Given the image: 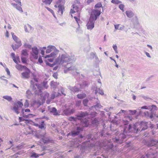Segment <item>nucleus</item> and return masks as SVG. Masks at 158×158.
I'll return each mask as SVG.
<instances>
[{
    "label": "nucleus",
    "instance_id": "1",
    "mask_svg": "<svg viewBox=\"0 0 158 158\" xmlns=\"http://www.w3.org/2000/svg\"><path fill=\"white\" fill-rule=\"evenodd\" d=\"M101 13V11L97 9L92 10L89 20L86 25L88 29L91 30L94 28L95 21Z\"/></svg>",
    "mask_w": 158,
    "mask_h": 158
},
{
    "label": "nucleus",
    "instance_id": "2",
    "mask_svg": "<svg viewBox=\"0 0 158 158\" xmlns=\"http://www.w3.org/2000/svg\"><path fill=\"white\" fill-rule=\"evenodd\" d=\"M76 60V58L74 55L70 56L66 53H64L60 55L56 59L54 63L55 64H62L64 63L68 62L71 60L75 61Z\"/></svg>",
    "mask_w": 158,
    "mask_h": 158
},
{
    "label": "nucleus",
    "instance_id": "3",
    "mask_svg": "<svg viewBox=\"0 0 158 158\" xmlns=\"http://www.w3.org/2000/svg\"><path fill=\"white\" fill-rule=\"evenodd\" d=\"M33 89L35 91V94H40L42 98V103L44 102L45 99L48 98L49 96V94L47 92H44L42 94H40L41 92V89L39 88V85L37 84H35L33 86Z\"/></svg>",
    "mask_w": 158,
    "mask_h": 158
},
{
    "label": "nucleus",
    "instance_id": "4",
    "mask_svg": "<svg viewBox=\"0 0 158 158\" xmlns=\"http://www.w3.org/2000/svg\"><path fill=\"white\" fill-rule=\"evenodd\" d=\"M148 122L142 121L140 123H136L134 125V128L135 130V133L139 131H141L147 129L148 128Z\"/></svg>",
    "mask_w": 158,
    "mask_h": 158
},
{
    "label": "nucleus",
    "instance_id": "5",
    "mask_svg": "<svg viewBox=\"0 0 158 158\" xmlns=\"http://www.w3.org/2000/svg\"><path fill=\"white\" fill-rule=\"evenodd\" d=\"M123 132L126 135L129 133H135V130L134 127V125L130 124L129 125L124 126L123 127Z\"/></svg>",
    "mask_w": 158,
    "mask_h": 158
},
{
    "label": "nucleus",
    "instance_id": "6",
    "mask_svg": "<svg viewBox=\"0 0 158 158\" xmlns=\"http://www.w3.org/2000/svg\"><path fill=\"white\" fill-rule=\"evenodd\" d=\"M126 135L123 133L120 134L118 136L112 138L113 141L117 143H121L126 138Z\"/></svg>",
    "mask_w": 158,
    "mask_h": 158
},
{
    "label": "nucleus",
    "instance_id": "7",
    "mask_svg": "<svg viewBox=\"0 0 158 158\" xmlns=\"http://www.w3.org/2000/svg\"><path fill=\"white\" fill-rule=\"evenodd\" d=\"M158 145V141L157 140H152L150 141L148 144V146L149 147L152 146L153 147L150 148L148 151L152 152V151L155 149L156 148V146Z\"/></svg>",
    "mask_w": 158,
    "mask_h": 158
},
{
    "label": "nucleus",
    "instance_id": "8",
    "mask_svg": "<svg viewBox=\"0 0 158 158\" xmlns=\"http://www.w3.org/2000/svg\"><path fill=\"white\" fill-rule=\"evenodd\" d=\"M23 106V104L22 102L18 101L16 104H15L13 107V110L15 113L18 114L19 113V108L22 107Z\"/></svg>",
    "mask_w": 158,
    "mask_h": 158
},
{
    "label": "nucleus",
    "instance_id": "9",
    "mask_svg": "<svg viewBox=\"0 0 158 158\" xmlns=\"http://www.w3.org/2000/svg\"><path fill=\"white\" fill-rule=\"evenodd\" d=\"M75 4L76 3H75ZM80 11L81 9L79 8L78 6L77 5H76V4H73V9H71L70 13L71 14H73L77 12L78 13V15H79L80 14Z\"/></svg>",
    "mask_w": 158,
    "mask_h": 158
},
{
    "label": "nucleus",
    "instance_id": "10",
    "mask_svg": "<svg viewBox=\"0 0 158 158\" xmlns=\"http://www.w3.org/2000/svg\"><path fill=\"white\" fill-rule=\"evenodd\" d=\"M56 54L55 52H52L50 54H48L46 56L45 58H48L47 60L48 61L52 62L53 61L54 58L56 57Z\"/></svg>",
    "mask_w": 158,
    "mask_h": 158
},
{
    "label": "nucleus",
    "instance_id": "11",
    "mask_svg": "<svg viewBox=\"0 0 158 158\" xmlns=\"http://www.w3.org/2000/svg\"><path fill=\"white\" fill-rule=\"evenodd\" d=\"M89 115V113L86 111L84 112L82 111L79 112L77 115V119L79 120H81L82 118L85 117L86 116L88 115Z\"/></svg>",
    "mask_w": 158,
    "mask_h": 158
},
{
    "label": "nucleus",
    "instance_id": "12",
    "mask_svg": "<svg viewBox=\"0 0 158 158\" xmlns=\"http://www.w3.org/2000/svg\"><path fill=\"white\" fill-rule=\"evenodd\" d=\"M26 71L21 73L22 78H28L30 77V75L31 73L30 71L27 68L25 69Z\"/></svg>",
    "mask_w": 158,
    "mask_h": 158
},
{
    "label": "nucleus",
    "instance_id": "13",
    "mask_svg": "<svg viewBox=\"0 0 158 158\" xmlns=\"http://www.w3.org/2000/svg\"><path fill=\"white\" fill-rule=\"evenodd\" d=\"M144 115L147 118L149 117L151 118H153L154 117L156 116V114L154 112L150 111L149 112L148 111H145L144 112ZM158 117L157 116H156Z\"/></svg>",
    "mask_w": 158,
    "mask_h": 158
},
{
    "label": "nucleus",
    "instance_id": "14",
    "mask_svg": "<svg viewBox=\"0 0 158 158\" xmlns=\"http://www.w3.org/2000/svg\"><path fill=\"white\" fill-rule=\"evenodd\" d=\"M32 54L35 59H37L38 57V50L36 47H34L32 48Z\"/></svg>",
    "mask_w": 158,
    "mask_h": 158
},
{
    "label": "nucleus",
    "instance_id": "15",
    "mask_svg": "<svg viewBox=\"0 0 158 158\" xmlns=\"http://www.w3.org/2000/svg\"><path fill=\"white\" fill-rule=\"evenodd\" d=\"M83 130V128L80 127H77L76 131H71V135L73 136L77 135L80 131Z\"/></svg>",
    "mask_w": 158,
    "mask_h": 158
},
{
    "label": "nucleus",
    "instance_id": "16",
    "mask_svg": "<svg viewBox=\"0 0 158 158\" xmlns=\"http://www.w3.org/2000/svg\"><path fill=\"white\" fill-rule=\"evenodd\" d=\"M155 153L151 152L148 151V153L144 156H142L141 158H156V156H155Z\"/></svg>",
    "mask_w": 158,
    "mask_h": 158
},
{
    "label": "nucleus",
    "instance_id": "17",
    "mask_svg": "<svg viewBox=\"0 0 158 158\" xmlns=\"http://www.w3.org/2000/svg\"><path fill=\"white\" fill-rule=\"evenodd\" d=\"M58 7V13L59 15L61 16L62 15L64 11V8L63 5L61 4L59 5Z\"/></svg>",
    "mask_w": 158,
    "mask_h": 158
},
{
    "label": "nucleus",
    "instance_id": "18",
    "mask_svg": "<svg viewBox=\"0 0 158 158\" xmlns=\"http://www.w3.org/2000/svg\"><path fill=\"white\" fill-rule=\"evenodd\" d=\"M52 114L55 116H59L60 115V111L57 110L55 107H52L50 111Z\"/></svg>",
    "mask_w": 158,
    "mask_h": 158
},
{
    "label": "nucleus",
    "instance_id": "19",
    "mask_svg": "<svg viewBox=\"0 0 158 158\" xmlns=\"http://www.w3.org/2000/svg\"><path fill=\"white\" fill-rule=\"evenodd\" d=\"M68 67H66V68H67L66 70L64 69V73H67V72L68 71H70V70H73V71H75L76 72V73L77 74H79L80 73L78 72H77V69L76 67L75 66H68Z\"/></svg>",
    "mask_w": 158,
    "mask_h": 158
},
{
    "label": "nucleus",
    "instance_id": "20",
    "mask_svg": "<svg viewBox=\"0 0 158 158\" xmlns=\"http://www.w3.org/2000/svg\"><path fill=\"white\" fill-rule=\"evenodd\" d=\"M11 34L13 39L16 43L22 44L21 40L17 37L14 35V33L13 32H11Z\"/></svg>",
    "mask_w": 158,
    "mask_h": 158
},
{
    "label": "nucleus",
    "instance_id": "21",
    "mask_svg": "<svg viewBox=\"0 0 158 158\" xmlns=\"http://www.w3.org/2000/svg\"><path fill=\"white\" fill-rule=\"evenodd\" d=\"M20 3L19 5H18L17 4L15 3H12L11 4V5L16 9L18 10L19 11L21 12H23L22 9L21 7V2H19Z\"/></svg>",
    "mask_w": 158,
    "mask_h": 158
},
{
    "label": "nucleus",
    "instance_id": "22",
    "mask_svg": "<svg viewBox=\"0 0 158 158\" xmlns=\"http://www.w3.org/2000/svg\"><path fill=\"white\" fill-rule=\"evenodd\" d=\"M56 49L54 46L52 45H49L47 47V49L46 50V53H49L53 50H54Z\"/></svg>",
    "mask_w": 158,
    "mask_h": 158
},
{
    "label": "nucleus",
    "instance_id": "23",
    "mask_svg": "<svg viewBox=\"0 0 158 158\" xmlns=\"http://www.w3.org/2000/svg\"><path fill=\"white\" fill-rule=\"evenodd\" d=\"M69 88L71 91L73 92H78L80 91V89H81L80 88V86H79V87H78L77 85V86H69Z\"/></svg>",
    "mask_w": 158,
    "mask_h": 158
},
{
    "label": "nucleus",
    "instance_id": "24",
    "mask_svg": "<svg viewBox=\"0 0 158 158\" xmlns=\"http://www.w3.org/2000/svg\"><path fill=\"white\" fill-rule=\"evenodd\" d=\"M128 18H131L133 17L134 15V13L131 10H127L125 12Z\"/></svg>",
    "mask_w": 158,
    "mask_h": 158
},
{
    "label": "nucleus",
    "instance_id": "25",
    "mask_svg": "<svg viewBox=\"0 0 158 158\" xmlns=\"http://www.w3.org/2000/svg\"><path fill=\"white\" fill-rule=\"evenodd\" d=\"M59 84L58 83L55 82L54 81H52L51 82V87L54 89H56L57 86Z\"/></svg>",
    "mask_w": 158,
    "mask_h": 158
},
{
    "label": "nucleus",
    "instance_id": "26",
    "mask_svg": "<svg viewBox=\"0 0 158 158\" xmlns=\"http://www.w3.org/2000/svg\"><path fill=\"white\" fill-rule=\"evenodd\" d=\"M95 100H96V104L94 106V107L95 109L97 108H100L102 107V106L100 104V102L98 100L97 98H95L94 99Z\"/></svg>",
    "mask_w": 158,
    "mask_h": 158
},
{
    "label": "nucleus",
    "instance_id": "27",
    "mask_svg": "<svg viewBox=\"0 0 158 158\" xmlns=\"http://www.w3.org/2000/svg\"><path fill=\"white\" fill-rule=\"evenodd\" d=\"M95 91L94 93L95 94H96L98 93L102 95H103L104 94L103 91L102 89H100L99 88H98L97 87H96Z\"/></svg>",
    "mask_w": 158,
    "mask_h": 158
},
{
    "label": "nucleus",
    "instance_id": "28",
    "mask_svg": "<svg viewBox=\"0 0 158 158\" xmlns=\"http://www.w3.org/2000/svg\"><path fill=\"white\" fill-rule=\"evenodd\" d=\"M15 67L17 69L19 70H22L23 69H26L27 67L24 66H22L20 64H17L16 65Z\"/></svg>",
    "mask_w": 158,
    "mask_h": 158
},
{
    "label": "nucleus",
    "instance_id": "29",
    "mask_svg": "<svg viewBox=\"0 0 158 158\" xmlns=\"http://www.w3.org/2000/svg\"><path fill=\"white\" fill-rule=\"evenodd\" d=\"M22 44H12L11 46L14 51L16 49L19 48L21 46Z\"/></svg>",
    "mask_w": 158,
    "mask_h": 158
},
{
    "label": "nucleus",
    "instance_id": "30",
    "mask_svg": "<svg viewBox=\"0 0 158 158\" xmlns=\"http://www.w3.org/2000/svg\"><path fill=\"white\" fill-rule=\"evenodd\" d=\"M88 86V84L87 83L86 81L84 82L82 85L80 84H78L77 85V86L78 87L80 86V88L81 89L83 88L85 86Z\"/></svg>",
    "mask_w": 158,
    "mask_h": 158
},
{
    "label": "nucleus",
    "instance_id": "31",
    "mask_svg": "<svg viewBox=\"0 0 158 158\" xmlns=\"http://www.w3.org/2000/svg\"><path fill=\"white\" fill-rule=\"evenodd\" d=\"M2 98H3L7 100L8 102H10L12 100V98L11 97L8 95L4 96H3Z\"/></svg>",
    "mask_w": 158,
    "mask_h": 158
},
{
    "label": "nucleus",
    "instance_id": "32",
    "mask_svg": "<svg viewBox=\"0 0 158 158\" xmlns=\"http://www.w3.org/2000/svg\"><path fill=\"white\" fill-rule=\"evenodd\" d=\"M132 22L133 23H135L136 24H138L139 23V21H138V17L137 16H135L134 18L132 19Z\"/></svg>",
    "mask_w": 158,
    "mask_h": 158
},
{
    "label": "nucleus",
    "instance_id": "33",
    "mask_svg": "<svg viewBox=\"0 0 158 158\" xmlns=\"http://www.w3.org/2000/svg\"><path fill=\"white\" fill-rule=\"evenodd\" d=\"M70 109H67L64 110L63 111V113L64 114L66 115H71L70 112Z\"/></svg>",
    "mask_w": 158,
    "mask_h": 158
},
{
    "label": "nucleus",
    "instance_id": "34",
    "mask_svg": "<svg viewBox=\"0 0 158 158\" xmlns=\"http://www.w3.org/2000/svg\"><path fill=\"white\" fill-rule=\"evenodd\" d=\"M86 95L85 94H78L77 95V97L80 99H83L85 97Z\"/></svg>",
    "mask_w": 158,
    "mask_h": 158
},
{
    "label": "nucleus",
    "instance_id": "35",
    "mask_svg": "<svg viewBox=\"0 0 158 158\" xmlns=\"http://www.w3.org/2000/svg\"><path fill=\"white\" fill-rule=\"evenodd\" d=\"M52 0H42V2L46 5H50Z\"/></svg>",
    "mask_w": 158,
    "mask_h": 158
},
{
    "label": "nucleus",
    "instance_id": "36",
    "mask_svg": "<svg viewBox=\"0 0 158 158\" xmlns=\"http://www.w3.org/2000/svg\"><path fill=\"white\" fill-rule=\"evenodd\" d=\"M11 56L12 57L13 61L15 63L17 64L18 63V62L16 60L15 54L14 53H12L11 54Z\"/></svg>",
    "mask_w": 158,
    "mask_h": 158
},
{
    "label": "nucleus",
    "instance_id": "37",
    "mask_svg": "<svg viewBox=\"0 0 158 158\" xmlns=\"http://www.w3.org/2000/svg\"><path fill=\"white\" fill-rule=\"evenodd\" d=\"M151 107L152 108L151 109V110H150L151 111H152V112H154L155 114V111L157 110V107L154 105H152Z\"/></svg>",
    "mask_w": 158,
    "mask_h": 158
},
{
    "label": "nucleus",
    "instance_id": "38",
    "mask_svg": "<svg viewBox=\"0 0 158 158\" xmlns=\"http://www.w3.org/2000/svg\"><path fill=\"white\" fill-rule=\"evenodd\" d=\"M31 91L29 90H28L26 93V96L28 98H30V97L31 96Z\"/></svg>",
    "mask_w": 158,
    "mask_h": 158
},
{
    "label": "nucleus",
    "instance_id": "39",
    "mask_svg": "<svg viewBox=\"0 0 158 158\" xmlns=\"http://www.w3.org/2000/svg\"><path fill=\"white\" fill-rule=\"evenodd\" d=\"M40 124H39V128L42 129L44 127V121H42L40 122Z\"/></svg>",
    "mask_w": 158,
    "mask_h": 158
},
{
    "label": "nucleus",
    "instance_id": "40",
    "mask_svg": "<svg viewBox=\"0 0 158 158\" xmlns=\"http://www.w3.org/2000/svg\"><path fill=\"white\" fill-rule=\"evenodd\" d=\"M89 114H90L91 115V117L92 118H94V117H95L97 114V113L95 111H93Z\"/></svg>",
    "mask_w": 158,
    "mask_h": 158
},
{
    "label": "nucleus",
    "instance_id": "41",
    "mask_svg": "<svg viewBox=\"0 0 158 158\" xmlns=\"http://www.w3.org/2000/svg\"><path fill=\"white\" fill-rule=\"evenodd\" d=\"M102 7V5L100 2H99L95 5L94 7L95 8H100Z\"/></svg>",
    "mask_w": 158,
    "mask_h": 158
},
{
    "label": "nucleus",
    "instance_id": "42",
    "mask_svg": "<svg viewBox=\"0 0 158 158\" xmlns=\"http://www.w3.org/2000/svg\"><path fill=\"white\" fill-rule=\"evenodd\" d=\"M22 54L24 56H27L28 55L26 50H23L22 51Z\"/></svg>",
    "mask_w": 158,
    "mask_h": 158
},
{
    "label": "nucleus",
    "instance_id": "43",
    "mask_svg": "<svg viewBox=\"0 0 158 158\" xmlns=\"http://www.w3.org/2000/svg\"><path fill=\"white\" fill-rule=\"evenodd\" d=\"M111 2L113 3L116 4L120 3L121 2V1L118 0H112Z\"/></svg>",
    "mask_w": 158,
    "mask_h": 158
},
{
    "label": "nucleus",
    "instance_id": "44",
    "mask_svg": "<svg viewBox=\"0 0 158 158\" xmlns=\"http://www.w3.org/2000/svg\"><path fill=\"white\" fill-rule=\"evenodd\" d=\"M41 141L45 143H47L48 142V140L46 138H43L41 139Z\"/></svg>",
    "mask_w": 158,
    "mask_h": 158
},
{
    "label": "nucleus",
    "instance_id": "45",
    "mask_svg": "<svg viewBox=\"0 0 158 158\" xmlns=\"http://www.w3.org/2000/svg\"><path fill=\"white\" fill-rule=\"evenodd\" d=\"M89 100L87 99H85L83 100V103L84 106H86L88 103V102Z\"/></svg>",
    "mask_w": 158,
    "mask_h": 158
},
{
    "label": "nucleus",
    "instance_id": "46",
    "mask_svg": "<svg viewBox=\"0 0 158 158\" xmlns=\"http://www.w3.org/2000/svg\"><path fill=\"white\" fill-rule=\"evenodd\" d=\"M81 100L77 101L76 103V106L77 107L80 106L81 104Z\"/></svg>",
    "mask_w": 158,
    "mask_h": 158
},
{
    "label": "nucleus",
    "instance_id": "47",
    "mask_svg": "<svg viewBox=\"0 0 158 158\" xmlns=\"http://www.w3.org/2000/svg\"><path fill=\"white\" fill-rule=\"evenodd\" d=\"M24 46L26 48H28L30 49L31 48V45L26 43H25L24 44Z\"/></svg>",
    "mask_w": 158,
    "mask_h": 158
},
{
    "label": "nucleus",
    "instance_id": "48",
    "mask_svg": "<svg viewBox=\"0 0 158 158\" xmlns=\"http://www.w3.org/2000/svg\"><path fill=\"white\" fill-rule=\"evenodd\" d=\"M96 54L95 52H91L90 53V56L92 58H94L95 56L96 55Z\"/></svg>",
    "mask_w": 158,
    "mask_h": 158
},
{
    "label": "nucleus",
    "instance_id": "49",
    "mask_svg": "<svg viewBox=\"0 0 158 158\" xmlns=\"http://www.w3.org/2000/svg\"><path fill=\"white\" fill-rule=\"evenodd\" d=\"M76 119H77V118L72 116H71L69 118V120L70 121H75Z\"/></svg>",
    "mask_w": 158,
    "mask_h": 158
},
{
    "label": "nucleus",
    "instance_id": "50",
    "mask_svg": "<svg viewBox=\"0 0 158 158\" xmlns=\"http://www.w3.org/2000/svg\"><path fill=\"white\" fill-rule=\"evenodd\" d=\"M28 101L27 100H26L25 102L24 103V106L25 107H27L29 106Z\"/></svg>",
    "mask_w": 158,
    "mask_h": 158
},
{
    "label": "nucleus",
    "instance_id": "51",
    "mask_svg": "<svg viewBox=\"0 0 158 158\" xmlns=\"http://www.w3.org/2000/svg\"><path fill=\"white\" fill-rule=\"evenodd\" d=\"M93 123H95L96 125H97L99 124L98 121L96 119V118H95L92 121Z\"/></svg>",
    "mask_w": 158,
    "mask_h": 158
},
{
    "label": "nucleus",
    "instance_id": "52",
    "mask_svg": "<svg viewBox=\"0 0 158 158\" xmlns=\"http://www.w3.org/2000/svg\"><path fill=\"white\" fill-rule=\"evenodd\" d=\"M126 112V111L125 110H120V112H119V113H118L117 114V115H119V116H120L121 115L122 113H124Z\"/></svg>",
    "mask_w": 158,
    "mask_h": 158
},
{
    "label": "nucleus",
    "instance_id": "53",
    "mask_svg": "<svg viewBox=\"0 0 158 158\" xmlns=\"http://www.w3.org/2000/svg\"><path fill=\"white\" fill-rule=\"evenodd\" d=\"M56 92H54L51 94V99H53L55 98L56 97Z\"/></svg>",
    "mask_w": 158,
    "mask_h": 158
},
{
    "label": "nucleus",
    "instance_id": "54",
    "mask_svg": "<svg viewBox=\"0 0 158 158\" xmlns=\"http://www.w3.org/2000/svg\"><path fill=\"white\" fill-rule=\"evenodd\" d=\"M155 150V151H152V152H154V153H155V156H156H156H157V155L156 154V153L157 152H158V148H157V147H156V148Z\"/></svg>",
    "mask_w": 158,
    "mask_h": 158
},
{
    "label": "nucleus",
    "instance_id": "55",
    "mask_svg": "<svg viewBox=\"0 0 158 158\" xmlns=\"http://www.w3.org/2000/svg\"><path fill=\"white\" fill-rule=\"evenodd\" d=\"M60 92H61V94L63 95H64V96H65L66 95V94L64 93V89L63 87H61V88L60 89Z\"/></svg>",
    "mask_w": 158,
    "mask_h": 158
},
{
    "label": "nucleus",
    "instance_id": "56",
    "mask_svg": "<svg viewBox=\"0 0 158 158\" xmlns=\"http://www.w3.org/2000/svg\"><path fill=\"white\" fill-rule=\"evenodd\" d=\"M123 123L124 124V126H125L126 125H128V124L129 123V122L127 120H123Z\"/></svg>",
    "mask_w": 158,
    "mask_h": 158
},
{
    "label": "nucleus",
    "instance_id": "57",
    "mask_svg": "<svg viewBox=\"0 0 158 158\" xmlns=\"http://www.w3.org/2000/svg\"><path fill=\"white\" fill-rule=\"evenodd\" d=\"M21 60L22 61V62L23 63H25L26 62V60L25 58L24 57H21Z\"/></svg>",
    "mask_w": 158,
    "mask_h": 158
},
{
    "label": "nucleus",
    "instance_id": "58",
    "mask_svg": "<svg viewBox=\"0 0 158 158\" xmlns=\"http://www.w3.org/2000/svg\"><path fill=\"white\" fill-rule=\"evenodd\" d=\"M4 77H5L4 76H2L0 77V79H1V80H2L5 81L6 82V83H7L8 80H7L3 78Z\"/></svg>",
    "mask_w": 158,
    "mask_h": 158
},
{
    "label": "nucleus",
    "instance_id": "59",
    "mask_svg": "<svg viewBox=\"0 0 158 158\" xmlns=\"http://www.w3.org/2000/svg\"><path fill=\"white\" fill-rule=\"evenodd\" d=\"M129 112H130L132 115H134L136 113V111L135 110H129Z\"/></svg>",
    "mask_w": 158,
    "mask_h": 158
},
{
    "label": "nucleus",
    "instance_id": "60",
    "mask_svg": "<svg viewBox=\"0 0 158 158\" xmlns=\"http://www.w3.org/2000/svg\"><path fill=\"white\" fill-rule=\"evenodd\" d=\"M45 8L48 11H49L52 14H53V12L54 11H53L52 9H51L50 8H49V7H45Z\"/></svg>",
    "mask_w": 158,
    "mask_h": 158
},
{
    "label": "nucleus",
    "instance_id": "61",
    "mask_svg": "<svg viewBox=\"0 0 158 158\" xmlns=\"http://www.w3.org/2000/svg\"><path fill=\"white\" fill-rule=\"evenodd\" d=\"M141 97L145 99H151L148 96H144L143 95H141Z\"/></svg>",
    "mask_w": 158,
    "mask_h": 158
},
{
    "label": "nucleus",
    "instance_id": "62",
    "mask_svg": "<svg viewBox=\"0 0 158 158\" xmlns=\"http://www.w3.org/2000/svg\"><path fill=\"white\" fill-rule=\"evenodd\" d=\"M43 85L45 88L47 89L48 87V86L47 85V82H44L43 83Z\"/></svg>",
    "mask_w": 158,
    "mask_h": 158
},
{
    "label": "nucleus",
    "instance_id": "63",
    "mask_svg": "<svg viewBox=\"0 0 158 158\" xmlns=\"http://www.w3.org/2000/svg\"><path fill=\"white\" fill-rule=\"evenodd\" d=\"M119 24L114 25L115 31L117 30L118 29H119Z\"/></svg>",
    "mask_w": 158,
    "mask_h": 158
},
{
    "label": "nucleus",
    "instance_id": "64",
    "mask_svg": "<svg viewBox=\"0 0 158 158\" xmlns=\"http://www.w3.org/2000/svg\"><path fill=\"white\" fill-rule=\"evenodd\" d=\"M119 7L121 10H123L124 7V5L123 4H120Z\"/></svg>",
    "mask_w": 158,
    "mask_h": 158
}]
</instances>
